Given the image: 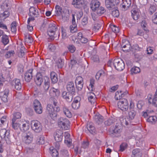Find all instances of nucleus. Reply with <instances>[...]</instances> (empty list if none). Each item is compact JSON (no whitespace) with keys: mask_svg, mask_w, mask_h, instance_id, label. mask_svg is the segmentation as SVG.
<instances>
[{"mask_svg":"<svg viewBox=\"0 0 157 157\" xmlns=\"http://www.w3.org/2000/svg\"><path fill=\"white\" fill-rule=\"evenodd\" d=\"M52 104H49L47 105V111L49 116L53 120L56 119L57 113L60 111L59 107H56L57 101L56 100L53 99L51 102Z\"/></svg>","mask_w":157,"mask_h":157,"instance_id":"1","label":"nucleus"},{"mask_svg":"<svg viewBox=\"0 0 157 157\" xmlns=\"http://www.w3.org/2000/svg\"><path fill=\"white\" fill-rule=\"evenodd\" d=\"M123 95L121 91L120 92L117 91L115 93V98L116 100L120 99L117 103L118 108L123 111H126L128 109V103L127 100L126 99L123 98L120 99L122 98V95Z\"/></svg>","mask_w":157,"mask_h":157,"instance_id":"2","label":"nucleus"},{"mask_svg":"<svg viewBox=\"0 0 157 157\" xmlns=\"http://www.w3.org/2000/svg\"><path fill=\"white\" fill-rule=\"evenodd\" d=\"M58 127L63 130H68L70 128V122L67 119L60 117L58 120Z\"/></svg>","mask_w":157,"mask_h":157,"instance_id":"3","label":"nucleus"},{"mask_svg":"<svg viewBox=\"0 0 157 157\" xmlns=\"http://www.w3.org/2000/svg\"><path fill=\"white\" fill-rule=\"evenodd\" d=\"M30 125L32 130L35 132L39 133L42 130V126L40 122L37 120L31 121Z\"/></svg>","mask_w":157,"mask_h":157,"instance_id":"4","label":"nucleus"},{"mask_svg":"<svg viewBox=\"0 0 157 157\" xmlns=\"http://www.w3.org/2000/svg\"><path fill=\"white\" fill-rule=\"evenodd\" d=\"M113 65L115 68L118 71H121L124 68V63L123 61L120 59H114L113 62Z\"/></svg>","mask_w":157,"mask_h":157,"instance_id":"5","label":"nucleus"},{"mask_svg":"<svg viewBox=\"0 0 157 157\" xmlns=\"http://www.w3.org/2000/svg\"><path fill=\"white\" fill-rule=\"evenodd\" d=\"M33 135L30 131H29L26 132L25 135L23 137V141L27 144L31 143L33 141Z\"/></svg>","mask_w":157,"mask_h":157,"instance_id":"6","label":"nucleus"},{"mask_svg":"<svg viewBox=\"0 0 157 157\" xmlns=\"http://www.w3.org/2000/svg\"><path fill=\"white\" fill-rule=\"evenodd\" d=\"M33 106L36 112L38 114H41L42 112V107L40 103L37 99L34 100Z\"/></svg>","mask_w":157,"mask_h":157,"instance_id":"7","label":"nucleus"},{"mask_svg":"<svg viewBox=\"0 0 157 157\" xmlns=\"http://www.w3.org/2000/svg\"><path fill=\"white\" fill-rule=\"evenodd\" d=\"M56 30L57 28L55 24H53L49 25L47 33L48 35L51 37V38H54V35Z\"/></svg>","mask_w":157,"mask_h":157,"instance_id":"8","label":"nucleus"},{"mask_svg":"<svg viewBox=\"0 0 157 157\" xmlns=\"http://www.w3.org/2000/svg\"><path fill=\"white\" fill-rule=\"evenodd\" d=\"M119 3V0H105V6L109 9H111Z\"/></svg>","mask_w":157,"mask_h":157,"instance_id":"9","label":"nucleus"},{"mask_svg":"<svg viewBox=\"0 0 157 157\" xmlns=\"http://www.w3.org/2000/svg\"><path fill=\"white\" fill-rule=\"evenodd\" d=\"M76 87L78 90H81L83 87V79L82 77L78 76L76 77L75 81Z\"/></svg>","mask_w":157,"mask_h":157,"instance_id":"10","label":"nucleus"},{"mask_svg":"<svg viewBox=\"0 0 157 157\" xmlns=\"http://www.w3.org/2000/svg\"><path fill=\"white\" fill-rule=\"evenodd\" d=\"M63 132L60 130H58L54 132V136L55 140L57 142L61 141L63 139Z\"/></svg>","mask_w":157,"mask_h":157,"instance_id":"11","label":"nucleus"},{"mask_svg":"<svg viewBox=\"0 0 157 157\" xmlns=\"http://www.w3.org/2000/svg\"><path fill=\"white\" fill-rule=\"evenodd\" d=\"M12 125L14 130H21V121L12 119Z\"/></svg>","mask_w":157,"mask_h":157,"instance_id":"12","label":"nucleus"},{"mask_svg":"<svg viewBox=\"0 0 157 157\" xmlns=\"http://www.w3.org/2000/svg\"><path fill=\"white\" fill-rule=\"evenodd\" d=\"M38 15V11L37 9L33 7H31L29 9V15L30 17L29 18H33L37 17Z\"/></svg>","mask_w":157,"mask_h":157,"instance_id":"13","label":"nucleus"},{"mask_svg":"<svg viewBox=\"0 0 157 157\" xmlns=\"http://www.w3.org/2000/svg\"><path fill=\"white\" fill-rule=\"evenodd\" d=\"M33 69H30L28 70L25 73V79L27 82H29L33 77L32 73Z\"/></svg>","mask_w":157,"mask_h":157,"instance_id":"14","label":"nucleus"},{"mask_svg":"<svg viewBox=\"0 0 157 157\" xmlns=\"http://www.w3.org/2000/svg\"><path fill=\"white\" fill-rule=\"evenodd\" d=\"M122 126L120 123H117L113 129V133L115 134L120 133L122 131Z\"/></svg>","mask_w":157,"mask_h":157,"instance_id":"15","label":"nucleus"},{"mask_svg":"<svg viewBox=\"0 0 157 157\" xmlns=\"http://www.w3.org/2000/svg\"><path fill=\"white\" fill-rule=\"evenodd\" d=\"M35 81L36 84L38 86H40L43 82L42 76L40 73H38L35 79Z\"/></svg>","mask_w":157,"mask_h":157,"instance_id":"16","label":"nucleus"},{"mask_svg":"<svg viewBox=\"0 0 157 157\" xmlns=\"http://www.w3.org/2000/svg\"><path fill=\"white\" fill-rule=\"evenodd\" d=\"M88 99L89 101L92 105H94L96 102V97L95 94L92 92L88 94Z\"/></svg>","mask_w":157,"mask_h":157,"instance_id":"17","label":"nucleus"},{"mask_svg":"<svg viewBox=\"0 0 157 157\" xmlns=\"http://www.w3.org/2000/svg\"><path fill=\"white\" fill-rule=\"evenodd\" d=\"M67 89L69 93L74 94L75 93V88L73 82H69L67 86Z\"/></svg>","mask_w":157,"mask_h":157,"instance_id":"18","label":"nucleus"},{"mask_svg":"<svg viewBox=\"0 0 157 157\" xmlns=\"http://www.w3.org/2000/svg\"><path fill=\"white\" fill-rule=\"evenodd\" d=\"M12 83L14 86L15 89L17 90H20L21 89L22 85L20 79H15L13 81Z\"/></svg>","mask_w":157,"mask_h":157,"instance_id":"19","label":"nucleus"},{"mask_svg":"<svg viewBox=\"0 0 157 157\" xmlns=\"http://www.w3.org/2000/svg\"><path fill=\"white\" fill-rule=\"evenodd\" d=\"M35 19L33 18H29L27 21V28L30 32L33 30V22H34Z\"/></svg>","mask_w":157,"mask_h":157,"instance_id":"20","label":"nucleus"},{"mask_svg":"<svg viewBox=\"0 0 157 157\" xmlns=\"http://www.w3.org/2000/svg\"><path fill=\"white\" fill-rule=\"evenodd\" d=\"M72 94L70 93H67L66 92H63L62 93V97L64 99H65L68 102H71L73 99V96Z\"/></svg>","mask_w":157,"mask_h":157,"instance_id":"21","label":"nucleus"},{"mask_svg":"<svg viewBox=\"0 0 157 157\" xmlns=\"http://www.w3.org/2000/svg\"><path fill=\"white\" fill-rule=\"evenodd\" d=\"M92 3V5L91 7V8L93 11H95L97 10V9L99 7L100 3L98 0H93Z\"/></svg>","mask_w":157,"mask_h":157,"instance_id":"22","label":"nucleus"},{"mask_svg":"<svg viewBox=\"0 0 157 157\" xmlns=\"http://www.w3.org/2000/svg\"><path fill=\"white\" fill-rule=\"evenodd\" d=\"M78 40L81 42L82 43H86L88 41V39L83 37L82 33L79 32L77 34Z\"/></svg>","mask_w":157,"mask_h":157,"instance_id":"23","label":"nucleus"},{"mask_svg":"<svg viewBox=\"0 0 157 157\" xmlns=\"http://www.w3.org/2000/svg\"><path fill=\"white\" fill-rule=\"evenodd\" d=\"M142 153L140 149L136 148L132 151V157H141Z\"/></svg>","mask_w":157,"mask_h":157,"instance_id":"24","label":"nucleus"},{"mask_svg":"<svg viewBox=\"0 0 157 157\" xmlns=\"http://www.w3.org/2000/svg\"><path fill=\"white\" fill-rule=\"evenodd\" d=\"M22 129L24 131L28 130L29 128V123L28 121H21V126Z\"/></svg>","mask_w":157,"mask_h":157,"instance_id":"25","label":"nucleus"},{"mask_svg":"<svg viewBox=\"0 0 157 157\" xmlns=\"http://www.w3.org/2000/svg\"><path fill=\"white\" fill-rule=\"evenodd\" d=\"M94 118L95 122L98 124H101L103 121V117L100 115H95Z\"/></svg>","mask_w":157,"mask_h":157,"instance_id":"26","label":"nucleus"},{"mask_svg":"<svg viewBox=\"0 0 157 157\" xmlns=\"http://www.w3.org/2000/svg\"><path fill=\"white\" fill-rule=\"evenodd\" d=\"M50 78L52 83H55L58 81L57 75L56 74L54 71H52L50 74Z\"/></svg>","mask_w":157,"mask_h":157,"instance_id":"27","label":"nucleus"},{"mask_svg":"<svg viewBox=\"0 0 157 157\" xmlns=\"http://www.w3.org/2000/svg\"><path fill=\"white\" fill-rule=\"evenodd\" d=\"M44 87L45 90H47L50 87V80L49 78L47 77L44 78Z\"/></svg>","mask_w":157,"mask_h":157,"instance_id":"28","label":"nucleus"},{"mask_svg":"<svg viewBox=\"0 0 157 157\" xmlns=\"http://www.w3.org/2000/svg\"><path fill=\"white\" fill-rule=\"evenodd\" d=\"M50 94L53 96H58L59 95L60 92L58 89H55L53 87L50 89Z\"/></svg>","mask_w":157,"mask_h":157,"instance_id":"29","label":"nucleus"},{"mask_svg":"<svg viewBox=\"0 0 157 157\" xmlns=\"http://www.w3.org/2000/svg\"><path fill=\"white\" fill-rule=\"evenodd\" d=\"M63 113L67 117L71 118L72 117V114L69 109L66 107H64L63 108Z\"/></svg>","mask_w":157,"mask_h":157,"instance_id":"30","label":"nucleus"},{"mask_svg":"<svg viewBox=\"0 0 157 157\" xmlns=\"http://www.w3.org/2000/svg\"><path fill=\"white\" fill-rule=\"evenodd\" d=\"M136 113V112L135 110H129L128 111V116L129 120H131L133 119Z\"/></svg>","mask_w":157,"mask_h":157,"instance_id":"31","label":"nucleus"},{"mask_svg":"<svg viewBox=\"0 0 157 157\" xmlns=\"http://www.w3.org/2000/svg\"><path fill=\"white\" fill-rule=\"evenodd\" d=\"M83 0H73L72 4L75 7L78 8L83 4Z\"/></svg>","mask_w":157,"mask_h":157,"instance_id":"32","label":"nucleus"},{"mask_svg":"<svg viewBox=\"0 0 157 157\" xmlns=\"http://www.w3.org/2000/svg\"><path fill=\"white\" fill-rule=\"evenodd\" d=\"M122 43H124L125 45H127V48L123 49L122 50L124 52H128L130 50L131 45L130 44L129 41L126 40H122Z\"/></svg>","mask_w":157,"mask_h":157,"instance_id":"33","label":"nucleus"},{"mask_svg":"<svg viewBox=\"0 0 157 157\" xmlns=\"http://www.w3.org/2000/svg\"><path fill=\"white\" fill-rule=\"evenodd\" d=\"M50 153L52 157H57L58 155V151L53 147H51L49 148Z\"/></svg>","mask_w":157,"mask_h":157,"instance_id":"34","label":"nucleus"},{"mask_svg":"<svg viewBox=\"0 0 157 157\" xmlns=\"http://www.w3.org/2000/svg\"><path fill=\"white\" fill-rule=\"evenodd\" d=\"M131 0H125L123 2L122 7L125 9H127L131 6Z\"/></svg>","mask_w":157,"mask_h":157,"instance_id":"35","label":"nucleus"},{"mask_svg":"<svg viewBox=\"0 0 157 157\" xmlns=\"http://www.w3.org/2000/svg\"><path fill=\"white\" fill-rule=\"evenodd\" d=\"M9 134V132H7L5 129H2L0 130V136L1 138H4L7 136Z\"/></svg>","mask_w":157,"mask_h":157,"instance_id":"36","label":"nucleus"},{"mask_svg":"<svg viewBox=\"0 0 157 157\" xmlns=\"http://www.w3.org/2000/svg\"><path fill=\"white\" fill-rule=\"evenodd\" d=\"M131 12L132 16L133 19L135 20H137L139 17L138 13L135 10H132Z\"/></svg>","mask_w":157,"mask_h":157,"instance_id":"37","label":"nucleus"},{"mask_svg":"<svg viewBox=\"0 0 157 157\" xmlns=\"http://www.w3.org/2000/svg\"><path fill=\"white\" fill-rule=\"evenodd\" d=\"M9 12L7 11H6L4 12L3 13L0 14V18L2 20H4L6 18L8 17L9 16Z\"/></svg>","mask_w":157,"mask_h":157,"instance_id":"38","label":"nucleus"},{"mask_svg":"<svg viewBox=\"0 0 157 157\" xmlns=\"http://www.w3.org/2000/svg\"><path fill=\"white\" fill-rule=\"evenodd\" d=\"M96 11H97V14L99 16L101 15L105 11V10L104 8L102 7H98Z\"/></svg>","mask_w":157,"mask_h":157,"instance_id":"39","label":"nucleus"},{"mask_svg":"<svg viewBox=\"0 0 157 157\" xmlns=\"http://www.w3.org/2000/svg\"><path fill=\"white\" fill-rule=\"evenodd\" d=\"M147 121L150 123H155L157 121V118L155 116H150L147 118Z\"/></svg>","mask_w":157,"mask_h":157,"instance_id":"40","label":"nucleus"},{"mask_svg":"<svg viewBox=\"0 0 157 157\" xmlns=\"http://www.w3.org/2000/svg\"><path fill=\"white\" fill-rule=\"evenodd\" d=\"M8 36L6 35H3L2 37V42L4 45H6L9 42Z\"/></svg>","mask_w":157,"mask_h":157,"instance_id":"41","label":"nucleus"},{"mask_svg":"<svg viewBox=\"0 0 157 157\" xmlns=\"http://www.w3.org/2000/svg\"><path fill=\"white\" fill-rule=\"evenodd\" d=\"M21 117V113L19 112H16L14 113L13 117L12 119H14L15 120H19Z\"/></svg>","mask_w":157,"mask_h":157,"instance_id":"42","label":"nucleus"},{"mask_svg":"<svg viewBox=\"0 0 157 157\" xmlns=\"http://www.w3.org/2000/svg\"><path fill=\"white\" fill-rule=\"evenodd\" d=\"M95 80L93 78L90 79V84L88 86V89L89 90L93 91L94 89V85Z\"/></svg>","mask_w":157,"mask_h":157,"instance_id":"43","label":"nucleus"},{"mask_svg":"<svg viewBox=\"0 0 157 157\" xmlns=\"http://www.w3.org/2000/svg\"><path fill=\"white\" fill-rule=\"evenodd\" d=\"M55 13L56 15L58 16L60 15L62 13V8L59 5H56L55 7Z\"/></svg>","mask_w":157,"mask_h":157,"instance_id":"44","label":"nucleus"},{"mask_svg":"<svg viewBox=\"0 0 157 157\" xmlns=\"http://www.w3.org/2000/svg\"><path fill=\"white\" fill-rule=\"evenodd\" d=\"M110 29L112 31L116 33H118L119 31V29L118 27L116 26L115 25H110Z\"/></svg>","mask_w":157,"mask_h":157,"instance_id":"45","label":"nucleus"},{"mask_svg":"<svg viewBox=\"0 0 157 157\" xmlns=\"http://www.w3.org/2000/svg\"><path fill=\"white\" fill-rule=\"evenodd\" d=\"M131 73L132 74H137L140 72V68L137 67H134L132 68L131 70Z\"/></svg>","mask_w":157,"mask_h":157,"instance_id":"46","label":"nucleus"},{"mask_svg":"<svg viewBox=\"0 0 157 157\" xmlns=\"http://www.w3.org/2000/svg\"><path fill=\"white\" fill-rule=\"evenodd\" d=\"M104 74V71L102 70L99 71L96 74L95 76L96 79L99 80L100 77H102Z\"/></svg>","mask_w":157,"mask_h":157,"instance_id":"47","label":"nucleus"},{"mask_svg":"<svg viewBox=\"0 0 157 157\" xmlns=\"http://www.w3.org/2000/svg\"><path fill=\"white\" fill-rule=\"evenodd\" d=\"M14 54L13 50H11L7 52L5 55V56L6 58H9L11 56H13Z\"/></svg>","mask_w":157,"mask_h":157,"instance_id":"48","label":"nucleus"},{"mask_svg":"<svg viewBox=\"0 0 157 157\" xmlns=\"http://www.w3.org/2000/svg\"><path fill=\"white\" fill-rule=\"evenodd\" d=\"M11 30L12 32L14 33L16 32V23L15 22H13L11 24Z\"/></svg>","mask_w":157,"mask_h":157,"instance_id":"49","label":"nucleus"},{"mask_svg":"<svg viewBox=\"0 0 157 157\" xmlns=\"http://www.w3.org/2000/svg\"><path fill=\"white\" fill-rule=\"evenodd\" d=\"M68 51L71 53L74 52L76 48L73 45H69L67 47Z\"/></svg>","mask_w":157,"mask_h":157,"instance_id":"50","label":"nucleus"},{"mask_svg":"<svg viewBox=\"0 0 157 157\" xmlns=\"http://www.w3.org/2000/svg\"><path fill=\"white\" fill-rule=\"evenodd\" d=\"M62 38L65 39L67 37V31L66 30L64 29L63 27H62Z\"/></svg>","mask_w":157,"mask_h":157,"instance_id":"51","label":"nucleus"},{"mask_svg":"<svg viewBox=\"0 0 157 157\" xmlns=\"http://www.w3.org/2000/svg\"><path fill=\"white\" fill-rule=\"evenodd\" d=\"M141 25L142 27L144 29L145 31L146 32H148V30L147 29L146 26H147V24L146 22L145 21H143L141 23Z\"/></svg>","mask_w":157,"mask_h":157,"instance_id":"52","label":"nucleus"},{"mask_svg":"<svg viewBox=\"0 0 157 157\" xmlns=\"http://www.w3.org/2000/svg\"><path fill=\"white\" fill-rule=\"evenodd\" d=\"M112 15L114 17H118L119 15L118 10H113L112 12Z\"/></svg>","mask_w":157,"mask_h":157,"instance_id":"53","label":"nucleus"},{"mask_svg":"<svg viewBox=\"0 0 157 157\" xmlns=\"http://www.w3.org/2000/svg\"><path fill=\"white\" fill-rule=\"evenodd\" d=\"M89 143L88 141H83L82 144V147L85 149L88 147Z\"/></svg>","mask_w":157,"mask_h":157,"instance_id":"54","label":"nucleus"},{"mask_svg":"<svg viewBox=\"0 0 157 157\" xmlns=\"http://www.w3.org/2000/svg\"><path fill=\"white\" fill-rule=\"evenodd\" d=\"M48 48L50 51L54 52L56 49V47L53 44H50L48 45Z\"/></svg>","mask_w":157,"mask_h":157,"instance_id":"55","label":"nucleus"},{"mask_svg":"<svg viewBox=\"0 0 157 157\" xmlns=\"http://www.w3.org/2000/svg\"><path fill=\"white\" fill-rule=\"evenodd\" d=\"M120 121L121 122V125L125 124L126 125H128V124L129 122L125 118L122 117L121 118Z\"/></svg>","mask_w":157,"mask_h":157,"instance_id":"56","label":"nucleus"},{"mask_svg":"<svg viewBox=\"0 0 157 157\" xmlns=\"http://www.w3.org/2000/svg\"><path fill=\"white\" fill-rule=\"evenodd\" d=\"M76 14L77 19H80L83 15V12L82 11H77Z\"/></svg>","mask_w":157,"mask_h":157,"instance_id":"57","label":"nucleus"},{"mask_svg":"<svg viewBox=\"0 0 157 157\" xmlns=\"http://www.w3.org/2000/svg\"><path fill=\"white\" fill-rule=\"evenodd\" d=\"M6 116L2 117V118L0 119V126H1L6 121Z\"/></svg>","mask_w":157,"mask_h":157,"instance_id":"58","label":"nucleus"},{"mask_svg":"<svg viewBox=\"0 0 157 157\" xmlns=\"http://www.w3.org/2000/svg\"><path fill=\"white\" fill-rule=\"evenodd\" d=\"M152 21L154 23L157 24V12L155 13L152 16Z\"/></svg>","mask_w":157,"mask_h":157,"instance_id":"59","label":"nucleus"},{"mask_svg":"<svg viewBox=\"0 0 157 157\" xmlns=\"http://www.w3.org/2000/svg\"><path fill=\"white\" fill-rule=\"evenodd\" d=\"M72 107L73 109H77L80 107V103H72Z\"/></svg>","mask_w":157,"mask_h":157,"instance_id":"60","label":"nucleus"},{"mask_svg":"<svg viewBox=\"0 0 157 157\" xmlns=\"http://www.w3.org/2000/svg\"><path fill=\"white\" fill-rule=\"evenodd\" d=\"M71 32L72 33L75 32L77 31V28L75 25H71L70 27Z\"/></svg>","mask_w":157,"mask_h":157,"instance_id":"61","label":"nucleus"},{"mask_svg":"<svg viewBox=\"0 0 157 157\" xmlns=\"http://www.w3.org/2000/svg\"><path fill=\"white\" fill-rule=\"evenodd\" d=\"M135 110V106L134 104L132 101H131L130 102L129 110Z\"/></svg>","mask_w":157,"mask_h":157,"instance_id":"62","label":"nucleus"},{"mask_svg":"<svg viewBox=\"0 0 157 157\" xmlns=\"http://www.w3.org/2000/svg\"><path fill=\"white\" fill-rule=\"evenodd\" d=\"M72 142L71 139L70 138H67V139H65L64 143L67 145H70Z\"/></svg>","mask_w":157,"mask_h":157,"instance_id":"63","label":"nucleus"},{"mask_svg":"<svg viewBox=\"0 0 157 157\" xmlns=\"http://www.w3.org/2000/svg\"><path fill=\"white\" fill-rule=\"evenodd\" d=\"M100 28V25L97 24H95L93 28V30L94 31H97Z\"/></svg>","mask_w":157,"mask_h":157,"instance_id":"64","label":"nucleus"}]
</instances>
